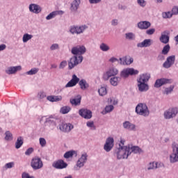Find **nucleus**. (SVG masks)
<instances>
[{
  "label": "nucleus",
  "mask_w": 178,
  "mask_h": 178,
  "mask_svg": "<svg viewBox=\"0 0 178 178\" xmlns=\"http://www.w3.org/2000/svg\"><path fill=\"white\" fill-rule=\"evenodd\" d=\"M86 52H87V49L83 45H78L72 48L71 54L74 56L68 61V69L70 70L74 69L77 65H80L83 62L84 57L81 55H84Z\"/></svg>",
  "instance_id": "obj_1"
},
{
  "label": "nucleus",
  "mask_w": 178,
  "mask_h": 178,
  "mask_svg": "<svg viewBox=\"0 0 178 178\" xmlns=\"http://www.w3.org/2000/svg\"><path fill=\"white\" fill-rule=\"evenodd\" d=\"M150 78L151 75L149 74H143L139 76L137 79V86L140 92H145L149 90V86L147 83H148Z\"/></svg>",
  "instance_id": "obj_2"
},
{
  "label": "nucleus",
  "mask_w": 178,
  "mask_h": 178,
  "mask_svg": "<svg viewBox=\"0 0 178 178\" xmlns=\"http://www.w3.org/2000/svg\"><path fill=\"white\" fill-rule=\"evenodd\" d=\"M114 155H116L117 159H127L131 152H130V146H122L119 145V147L114 150Z\"/></svg>",
  "instance_id": "obj_3"
},
{
  "label": "nucleus",
  "mask_w": 178,
  "mask_h": 178,
  "mask_svg": "<svg viewBox=\"0 0 178 178\" xmlns=\"http://www.w3.org/2000/svg\"><path fill=\"white\" fill-rule=\"evenodd\" d=\"M135 112L139 116H143L144 118H148L149 116L148 106L144 103H139L136 107Z\"/></svg>",
  "instance_id": "obj_4"
},
{
  "label": "nucleus",
  "mask_w": 178,
  "mask_h": 178,
  "mask_svg": "<svg viewBox=\"0 0 178 178\" xmlns=\"http://www.w3.org/2000/svg\"><path fill=\"white\" fill-rule=\"evenodd\" d=\"M87 29H88V26L86 24L81 26L72 25L70 27L69 31L72 35H80V34H83Z\"/></svg>",
  "instance_id": "obj_5"
},
{
  "label": "nucleus",
  "mask_w": 178,
  "mask_h": 178,
  "mask_svg": "<svg viewBox=\"0 0 178 178\" xmlns=\"http://www.w3.org/2000/svg\"><path fill=\"white\" fill-rule=\"evenodd\" d=\"M172 152L170 155V163H177L178 162V144L173 142L172 144Z\"/></svg>",
  "instance_id": "obj_6"
},
{
  "label": "nucleus",
  "mask_w": 178,
  "mask_h": 178,
  "mask_svg": "<svg viewBox=\"0 0 178 178\" xmlns=\"http://www.w3.org/2000/svg\"><path fill=\"white\" fill-rule=\"evenodd\" d=\"M87 158H88L87 153H83L78 159L76 165L74 167V170H80L87 162Z\"/></svg>",
  "instance_id": "obj_7"
},
{
  "label": "nucleus",
  "mask_w": 178,
  "mask_h": 178,
  "mask_svg": "<svg viewBox=\"0 0 178 178\" xmlns=\"http://www.w3.org/2000/svg\"><path fill=\"white\" fill-rule=\"evenodd\" d=\"M31 166L33 169V170H38V169H41L42 166H44V163H42V160L38 156H35L32 159L31 162Z\"/></svg>",
  "instance_id": "obj_8"
},
{
  "label": "nucleus",
  "mask_w": 178,
  "mask_h": 178,
  "mask_svg": "<svg viewBox=\"0 0 178 178\" xmlns=\"http://www.w3.org/2000/svg\"><path fill=\"white\" fill-rule=\"evenodd\" d=\"M119 74V70L116 67H111L103 75V79L108 81L110 77H115Z\"/></svg>",
  "instance_id": "obj_9"
},
{
  "label": "nucleus",
  "mask_w": 178,
  "mask_h": 178,
  "mask_svg": "<svg viewBox=\"0 0 178 178\" xmlns=\"http://www.w3.org/2000/svg\"><path fill=\"white\" fill-rule=\"evenodd\" d=\"M138 73V70H134V68H126L120 72V77L127 79L129 76H136Z\"/></svg>",
  "instance_id": "obj_10"
},
{
  "label": "nucleus",
  "mask_w": 178,
  "mask_h": 178,
  "mask_svg": "<svg viewBox=\"0 0 178 178\" xmlns=\"http://www.w3.org/2000/svg\"><path fill=\"white\" fill-rule=\"evenodd\" d=\"M113 147H115V139L112 137L107 138L104 145V151H106V152H111Z\"/></svg>",
  "instance_id": "obj_11"
},
{
  "label": "nucleus",
  "mask_w": 178,
  "mask_h": 178,
  "mask_svg": "<svg viewBox=\"0 0 178 178\" xmlns=\"http://www.w3.org/2000/svg\"><path fill=\"white\" fill-rule=\"evenodd\" d=\"M175 62H176V56H169L163 63V67H164V69H170V67L175 65Z\"/></svg>",
  "instance_id": "obj_12"
},
{
  "label": "nucleus",
  "mask_w": 178,
  "mask_h": 178,
  "mask_svg": "<svg viewBox=\"0 0 178 178\" xmlns=\"http://www.w3.org/2000/svg\"><path fill=\"white\" fill-rule=\"evenodd\" d=\"M178 113L177 108H169L164 112L163 116L165 119H173L176 117V115Z\"/></svg>",
  "instance_id": "obj_13"
},
{
  "label": "nucleus",
  "mask_w": 178,
  "mask_h": 178,
  "mask_svg": "<svg viewBox=\"0 0 178 178\" xmlns=\"http://www.w3.org/2000/svg\"><path fill=\"white\" fill-rule=\"evenodd\" d=\"M173 83V81L172 79H157L154 83V87L156 88H159V87H162L164 84H172Z\"/></svg>",
  "instance_id": "obj_14"
},
{
  "label": "nucleus",
  "mask_w": 178,
  "mask_h": 178,
  "mask_svg": "<svg viewBox=\"0 0 178 178\" xmlns=\"http://www.w3.org/2000/svg\"><path fill=\"white\" fill-rule=\"evenodd\" d=\"M79 114L84 119H91L92 118V112L87 108H81L79 111Z\"/></svg>",
  "instance_id": "obj_15"
},
{
  "label": "nucleus",
  "mask_w": 178,
  "mask_h": 178,
  "mask_svg": "<svg viewBox=\"0 0 178 178\" xmlns=\"http://www.w3.org/2000/svg\"><path fill=\"white\" fill-rule=\"evenodd\" d=\"M45 123L49 126V127H52V126H56L59 124V118L56 117H52V115H51L46 118Z\"/></svg>",
  "instance_id": "obj_16"
},
{
  "label": "nucleus",
  "mask_w": 178,
  "mask_h": 178,
  "mask_svg": "<svg viewBox=\"0 0 178 178\" xmlns=\"http://www.w3.org/2000/svg\"><path fill=\"white\" fill-rule=\"evenodd\" d=\"M134 62V58L132 57H129V60H127V56H123L120 58L118 60V64L121 65L122 66H129V65H131Z\"/></svg>",
  "instance_id": "obj_17"
},
{
  "label": "nucleus",
  "mask_w": 178,
  "mask_h": 178,
  "mask_svg": "<svg viewBox=\"0 0 178 178\" xmlns=\"http://www.w3.org/2000/svg\"><path fill=\"white\" fill-rule=\"evenodd\" d=\"M170 34V32L168 30L163 31L159 38V41L161 42L162 44H168L169 40L170 39V37L169 36Z\"/></svg>",
  "instance_id": "obj_18"
},
{
  "label": "nucleus",
  "mask_w": 178,
  "mask_h": 178,
  "mask_svg": "<svg viewBox=\"0 0 178 178\" xmlns=\"http://www.w3.org/2000/svg\"><path fill=\"white\" fill-rule=\"evenodd\" d=\"M29 9L31 13H35V15H38V13H41L42 11V8L35 3H31L29 6Z\"/></svg>",
  "instance_id": "obj_19"
},
{
  "label": "nucleus",
  "mask_w": 178,
  "mask_h": 178,
  "mask_svg": "<svg viewBox=\"0 0 178 178\" xmlns=\"http://www.w3.org/2000/svg\"><path fill=\"white\" fill-rule=\"evenodd\" d=\"M80 78L77 77V75L73 74L72 79L65 85V88H69L70 87H74L79 83Z\"/></svg>",
  "instance_id": "obj_20"
},
{
  "label": "nucleus",
  "mask_w": 178,
  "mask_h": 178,
  "mask_svg": "<svg viewBox=\"0 0 178 178\" xmlns=\"http://www.w3.org/2000/svg\"><path fill=\"white\" fill-rule=\"evenodd\" d=\"M80 3H81V0H73L70 3V10L72 13L77 12L80 8Z\"/></svg>",
  "instance_id": "obj_21"
},
{
  "label": "nucleus",
  "mask_w": 178,
  "mask_h": 178,
  "mask_svg": "<svg viewBox=\"0 0 178 178\" xmlns=\"http://www.w3.org/2000/svg\"><path fill=\"white\" fill-rule=\"evenodd\" d=\"M52 166L55 169H65V168H67V164L63 160L60 159L54 162Z\"/></svg>",
  "instance_id": "obj_22"
},
{
  "label": "nucleus",
  "mask_w": 178,
  "mask_h": 178,
  "mask_svg": "<svg viewBox=\"0 0 178 178\" xmlns=\"http://www.w3.org/2000/svg\"><path fill=\"white\" fill-rule=\"evenodd\" d=\"M22 70V66L18 65L15 67H8L5 70L6 74H16V72Z\"/></svg>",
  "instance_id": "obj_23"
},
{
  "label": "nucleus",
  "mask_w": 178,
  "mask_h": 178,
  "mask_svg": "<svg viewBox=\"0 0 178 178\" xmlns=\"http://www.w3.org/2000/svg\"><path fill=\"white\" fill-rule=\"evenodd\" d=\"M70 103L73 106H79L81 104V95H78L75 96L74 98H71L70 99Z\"/></svg>",
  "instance_id": "obj_24"
},
{
  "label": "nucleus",
  "mask_w": 178,
  "mask_h": 178,
  "mask_svg": "<svg viewBox=\"0 0 178 178\" xmlns=\"http://www.w3.org/2000/svg\"><path fill=\"white\" fill-rule=\"evenodd\" d=\"M152 40L151 39H145L142 42L138 43V48H148V47H151L152 45Z\"/></svg>",
  "instance_id": "obj_25"
},
{
  "label": "nucleus",
  "mask_w": 178,
  "mask_h": 178,
  "mask_svg": "<svg viewBox=\"0 0 178 178\" xmlns=\"http://www.w3.org/2000/svg\"><path fill=\"white\" fill-rule=\"evenodd\" d=\"M73 129V125L72 124L68 123V124H65L63 123L60 125V130L61 131H64V133H69L70 131H72Z\"/></svg>",
  "instance_id": "obj_26"
},
{
  "label": "nucleus",
  "mask_w": 178,
  "mask_h": 178,
  "mask_svg": "<svg viewBox=\"0 0 178 178\" xmlns=\"http://www.w3.org/2000/svg\"><path fill=\"white\" fill-rule=\"evenodd\" d=\"M122 126L126 130H129V131H136V124H132L129 121L123 122Z\"/></svg>",
  "instance_id": "obj_27"
},
{
  "label": "nucleus",
  "mask_w": 178,
  "mask_h": 178,
  "mask_svg": "<svg viewBox=\"0 0 178 178\" xmlns=\"http://www.w3.org/2000/svg\"><path fill=\"white\" fill-rule=\"evenodd\" d=\"M138 27L140 30H147L151 27V22L148 21H141L138 23Z\"/></svg>",
  "instance_id": "obj_28"
},
{
  "label": "nucleus",
  "mask_w": 178,
  "mask_h": 178,
  "mask_svg": "<svg viewBox=\"0 0 178 178\" xmlns=\"http://www.w3.org/2000/svg\"><path fill=\"white\" fill-rule=\"evenodd\" d=\"M58 15H63V11L62 10H56L50 13L47 17L46 20H51V19H54Z\"/></svg>",
  "instance_id": "obj_29"
},
{
  "label": "nucleus",
  "mask_w": 178,
  "mask_h": 178,
  "mask_svg": "<svg viewBox=\"0 0 178 178\" xmlns=\"http://www.w3.org/2000/svg\"><path fill=\"white\" fill-rule=\"evenodd\" d=\"M120 80H122V78L119 76H113L110 79V83L113 87H118V86H119V83H120Z\"/></svg>",
  "instance_id": "obj_30"
},
{
  "label": "nucleus",
  "mask_w": 178,
  "mask_h": 178,
  "mask_svg": "<svg viewBox=\"0 0 178 178\" xmlns=\"http://www.w3.org/2000/svg\"><path fill=\"white\" fill-rule=\"evenodd\" d=\"M129 151L133 154H143L144 151L138 146H129Z\"/></svg>",
  "instance_id": "obj_31"
},
{
  "label": "nucleus",
  "mask_w": 178,
  "mask_h": 178,
  "mask_svg": "<svg viewBox=\"0 0 178 178\" xmlns=\"http://www.w3.org/2000/svg\"><path fill=\"white\" fill-rule=\"evenodd\" d=\"M79 85L81 90H83V91L85 90H87V88H88V87H90V84H88V83H87V81H86V79L79 80Z\"/></svg>",
  "instance_id": "obj_32"
},
{
  "label": "nucleus",
  "mask_w": 178,
  "mask_h": 178,
  "mask_svg": "<svg viewBox=\"0 0 178 178\" xmlns=\"http://www.w3.org/2000/svg\"><path fill=\"white\" fill-rule=\"evenodd\" d=\"M73 156H74L75 157L77 156V151H76V150H70L68 152H66L64 154V158H65V159H69V158H72Z\"/></svg>",
  "instance_id": "obj_33"
},
{
  "label": "nucleus",
  "mask_w": 178,
  "mask_h": 178,
  "mask_svg": "<svg viewBox=\"0 0 178 178\" xmlns=\"http://www.w3.org/2000/svg\"><path fill=\"white\" fill-rule=\"evenodd\" d=\"M47 101L50 102H58V101H62V96H48L47 97Z\"/></svg>",
  "instance_id": "obj_34"
},
{
  "label": "nucleus",
  "mask_w": 178,
  "mask_h": 178,
  "mask_svg": "<svg viewBox=\"0 0 178 178\" xmlns=\"http://www.w3.org/2000/svg\"><path fill=\"white\" fill-rule=\"evenodd\" d=\"M23 137L19 136L17 139V141L15 142V148L16 149H19L23 145Z\"/></svg>",
  "instance_id": "obj_35"
},
{
  "label": "nucleus",
  "mask_w": 178,
  "mask_h": 178,
  "mask_svg": "<svg viewBox=\"0 0 178 178\" xmlns=\"http://www.w3.org/2000/svg\"><path fill=\"white\" fill-rule=\"evenodd\" d=\"M99 49L103 52H108L111 49V47L107 44L102 42L99 45Z\"/></svg>",
  "instance_id": "obj_36"
},
{
  "label": "nucleus",
  "mask_w": 178,
  "mask_h": 178,
  "mask_svg": "<svg viewBox=\"0 0 178 178\" xmlns=\"http://www.w3.org/2000/svg\"><path fill=\"white\" fill-rule=\"evenodd\" d=\"M70 111H72V108L68 106H65L60 108V112L63 115H66L67 113H69Z\"/></svg>",
  "instance_id": "obj_37"
},
{
  "label": "nucleus",
  "mask_w": 178,
  "mask_h": 178,
  "mask_svg": "<svg viewBox=\"0 0 178 178\" xmlns=\"http://www.w3.org/2000/svg\"><path fill=\"white\" fill-rule=\"evenodd\" d=\"M99 95L101 97H104V95H106L108 94V90H106V87L105 86H102L99 90H98Z\"/></svg>",
  "instance_id": "obj_38"
},
{
  "label": "nucleus",
  "mask_w": 178,
  "mask_h": 178,
  "mask_svg": "<svg viewBox=\"0 0 178 178\" xmlns=\"http://www.w3.org/2000/svg\"><path fill=\"white\" fill-rule=\"evenodd\" d=\"M126 40H129V41H133L136 40V35L131 32L125 33Z\"/></svg>",
  "instance_id": "obj_39"
},
{
  "label": "nucleus",
  "mask_w": 178,
  "mask_h": 178,
  "mask_svg": "<svg viewBox=\"0 0 178 178\" xmlns=\"http://www.w3.org/2000/svg\"><path fill=\"white\" fill-rule=\"evenodd\" d=\"M163 19H172L173 15L170 11L163 12L161 14Z\"/></svg>",
  "instance_id": "obj_40"
},
{
  "label": "nucleus",
  "mask_w": 178,
  "mask_h": 178,
  "mask_svg": "<svg viewBox=\"0 0 178 178\" xmlns=\"http://www.w3.org/2000/svg\"><path fill=\"white\" fill-rule=\"evenodd\" d=\"M5 140L6 141H12V140H13V135L12 134V133H10V131H6L5 132Z\"/></svg>",
  "instance_id": "obj_41"
},
{
  "label": "nucleus",
  "mask_w": 178,
  "mask_h": 178,
  "mask_svg": "<svg viewBox=\"0 0 178 178\" xmlns=\"http://www.w3.org/2000/svg\"><path fill=\"white\" fill-rule=\"evenodd\" d=\"M40 69L37 68V67H33L32 68L31 70L26 72V74H28L29 76H33L34 74H37L39 72Z\"/></svg>",
  "instance_id": "obj_42"
},
{
  "label": "nucleus",
  "mask_w": 178,
  "mask_h": 178,
  "mask_svg": "<svg viewBox=\"0 0 178 178\" xmlns=\"http://www.w3.org/2000/svg\"><path fill=\"white\" fill-rule=\"evenodd\" d=\"M33 38V35H30L29 33H25L23 35L22 41L23 42H27L28 41H30Z\"/></svg>",
  "instance_id": "obj_43"
},
{
  "label": "nucleus",
  "mask_w": 178,
  "mask_h": 178,
  "mask_svg": "<svg viewBox=\"0 0 178 178\" xmlns=\"http://www.w3.org/2000/svg\"><path fill=\"white\" fill-rule=\"evenodd\" d=\"M169 51H170V46L169 44H166L163 47L161 54L162 55H168V54H169Z\"/></svg>",
  "instance_id": "obj_44"
},
{
  "label": "nucleus",
  "mask_w": 178,
  "mask_h": 178,
  "mask_svg": "<svg viewBox=\"0 0 178 178\" xmlns=\"http://www.w3.org/2000/svg\"><path fill=\"white\" fill-rule=\"evenodd\" d=\"M175 89V86L171 85L169 88H166L165 91L163 92V94H166V95H169V94H171L173 90Z\"/></svg>",
  "instance_id": "obj_45"
},
{
  "label": "nucleus",
  "mask_w": 178,
  "mask_h": 178,
  "mask_svg": "<svg viewBox=\"0 0 178 178\" xmlns=\"http://www.w3.org/2000/svg\"><path fill=\"white\" fill-rule=\"evenodd\" d=\"M113 109H115V107L113 106V105L106 106L105 107L104 114L106 115V113H109L112 112V111H113Z\"/></svg>",
  "instance_id": "obj_46"
},
{
  "label": "nucleus",
  "mask_w": 178,
  "mask_h": 178,
  "mask_svg": "<svg viewBox=\"0 0 178 178\" xmlns=\"http://www.w3.org/2000/svg\"><path fill=\"white\" fill-rule=\"evenodd\" d=\"M154 169H156V162L149 163L147 165V170H154Z\"/></svg>",
  "instance_id": "obj_47"
},
{
  "label": "nucleus",
  "mask_w": 178,
  "mask_h": 178,
  "mask_svg": "<svg viewBox=\"0 0 178 178\" xmlns=\"http://www.w3.org/2000/svg\"><path fill=\"white\" fill-rule=\"evenodd\" d=\"M137 3L141 8H145L147 6V1L145 0H137Z\"/></svg>",
  "instance_id": "obj_48"
},
{
  "label": "nucleus",
  "mask_w": 178,
  "mask_h": 178,
  "mask_svg": "<svg viewBox=\"0 0 178 178\" xmlns=\"http://www.w3.org/2000/svg\"><path fill=\"white\" fill-rule=\"evenodd\" d=\"M171 14L172 15V16H177L178 15V6H174L172 7V10H171Z\"/></svg>",
  "instance_id": "obj_49"
},
{
  "label": "nucleus",
  "mask_w": 178,
  "mask_h": 178,
  "mask_svg": "<svg viewBox=\"0 0 178 178\" xmlns=\"http://www.w3.org/2000/svg\"><path fill=\"white\" fill-rule=\"evenodd\" d=\"M4 168L5 169H12V168H15V162L12 161V162L6 163Z\"/></svg>",
  "instance_id": "obj_50"
},
{
  "label": "nucleus",
  "mask_w": 178,
  "mask_h": 178,
  "mask_svg": "<svg viewBox=\"0 0 178 178\" xmlns=\"http://www.w3.org/2000/svg\"><path fill=\"white\" fill-rule=\"evenodd\" d=\"M86 126L88 127H90L92 130H96L97 127H95V125H94V122H88L86 123Z\"/></svg>",
  "instance_id": "obj_51"
},
{
  "label": "nucleus",
  "mask_w": 178,
  "mask_h": 178,
  "mask_svg": "<svg viewBox=\"0 0 178 178\" xmlns=\"http://www.w3.org/2000/svg\"><path fill=\"white\" fill-rule=\"evenodd\" d=\"M56 49H59V44L58 43H54L51 44V46L50 47V50L55 51Z\"/></svg>",
  "instance_id": "obj_52"
},
{
  "label": "nucleus",
  "mask_w": 178,
  "mask_h": 178,
  "mask_svg": "<svg viewBox=\"0 0 178 178\" xmlns=\"http://www.w3.org/2000/svg\"><path fill=\"white\" fill-rule=\"evenodd\" d=\"M33 152H34V148H33V147H29V148L27 149L26 151L25 152V155H26V156L31 155V154H33Z\"/></svg>",
  "instance_id": "obj_53"
},
{
  "label": "nucleus",
  "mask_w": 178,
  "mask_h": 178,
  "mask_svg": "<svg viewBox=\"0 0 178 178\" xmlns=\"http://www.w3.org/2000/svg\"><path fill=\"white\" fill-rule=\"evenodd\" d=\"M39 141H40V144L41 147H45V145H47V140H45V138H40L39 139Z\"/></svg>",
  "instance_id": "obj_54"
},
{
  "label": "nucleus",
  "mask_w": 178,
  "mask_h": 178,
  "mask_svg": "<svg viewBox=\"0 0 178 178\" xmlns=\"http://www.w3.org/2000/svg\"><path fill=\"white\" fill-rule=\"evenodd\" d=\"M67 66V61L63 60L60 63L59 69H65Z\"/></svg>",
  "instance_id": "obj_55"
},
{
  "label": "nucleus",
  "mask_w": 178,
  "mask_h": 178,
  "mask_svg": "<svg viewBox=\"0 0 178 178\" xmlns=\"http://www.w3.org/2000/svg\"><path fill=\"white\" fill-rule=\"evenodd\" d=\"M22 178H35L34 176H30V174L27 172H23L22 174Z\"/></svg>",
  "instance_id": "obj_56"
},
{
  "label": "nucleus",
  "mask_w": 178,
  "mask_h": 178,
  "mask_svg": "<svg viewBox=\"0 0 178 178\" xmlns=\"http://www.w3.org/2000/svg\"><path fill=\"white\" fill-rule=\"evenodd\" d=\"M155 33V29H150L146 31L147 35H152Z\"/></svg>",
  "instance_id": "obj_57"
},
{
  "label": "nucleus",
  "mask_w": 178,
  "mask_h": 178,
  "mask_svg": "<svg viewBox=\"0 0 178 178\" xmlns=\"http://www.w3.org/2000/svg\"><path fill=\"white\" fill-rule=\"evenodd\" d=\"M38 96V98H40V99H42L45 98V97H47V95L44 92H40Z\"/></svg>",
  "instance_id": "obj_58"
},
{
  "label": "nucleus",
  "mask_w": 178,
  "mask_h": 178,
  "mask_svg": "<svg viewBox=\"0 0 178 178\" xmlns=\"http://www.w3.org/2000/svg\"><path fill=\"white\" fill-rule=\"evenodd\" d=\"M109 62H111V63H115V62H118V63H119V59H118L116 57H111L109 59Z\"/></svg>",
  "instance_id": "obj_59"
},
{
  "label": "nucleus",
  "mask_w": 178,
  "mask_h": 178,
  "mask_svg": "<svg viewBox=\"0 0 178 178\" xmlns=\"http://www.w3.org/2000/svg\"><path fill=\"white\" fill-rule=\"evenodd\" d=\"M165 165L162 163L156 162V169H159V168H163Z\"/></svg>",
  "instance_id": "obj_60"
},
{
  "label": "nucleus",
  "mask_w": 178,
  "mask_h": 178,
  "mask_svg": "<svg viewBox=\"0 0 178 178\" xmlns=\"http://www.w3.org/2000/svg\"><path fill=\"white\" fill-rule=\"evenodd\" d=\"M102 0H89V3L97 4V3H99Z\"/></svg>",
  "instance_id": "obj_61"
},
{
  "label": "nucleus",
  "mask_w": 178,
  "mask_h": 178,
  "mask_svg": "<svg viewBox=\"0 0 178 178\" xmlns=\"http://www.w3.org/2000/svg\"><path fill=\"white\" fill-rule=\"evenodd\" d=\"M118 24H119V21L118 19H115L111 21V25L115 26H118Z\"/></svg>",
  "instance_id": "obj_62"
},
{
  "label": "nucleus",
  "mask_w": 178,
  "mask_h": 178,
  "mask_svg": "<svg viewBox=\"0 0 178 178\" xmlns=\"http://www.w3.org/2000/svg\"><path fill=\"white\" fill-rule=\"evenodd\" d=\"M6 49V44H2L0 45V52L1 51H5Z\"/></svg>",
  "instance_id": "obj_63"
},
{
  "label": "nucleus",
  "mask_w": 178,
  "mask_h": 178,
  "mask_svg": "<svg viewBox=\"0 0 178 178\" xmlns=\"http://www.w3.org/2000/svg\"><path fill=\"white\" fill-rule=\"evenodd\" d=\"M158 59H159V60H165V56L160 54V55L158 56Z\"/></svg>",
  "instance_id": "obj_64"
}]
</instances>
